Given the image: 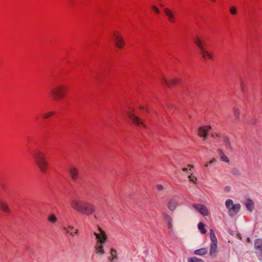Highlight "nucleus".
I'll list each match as a JSON object with an SVG mask.
<instances>
[{
    "instance_id": "obj_1",
    "label": "nucleus",
    "mask_w": 262,
    "mask_h": 262,
    "mask_svg": "<svg viewBox=\"0 0 262 262\" xmlns=\"http://www.w3.org/2000/svg\"><path fill=\"white\" fill-rule=\"evenodd\" d=\"M70 205L73 210L84 215H90L96 211L95 205L80 199L73 200Z\"/></svg>"
},
{
    "instance_id": "obj_2",
    "label": "nucleus",
    "mask_w": 262,
    "mask_h": 262,
    "mask_svg": "<svg viewBox=\"0 0 262 262\" xmlns=\"http://www.w3.org/2000/svg\"><path fill=\"white\" fill-rule=\"evenodd\" d=\"M33 157L41 172L46 173L49 169V163L45 157V154L41 150H36L34 152Z\"/></svg>"
},
{
    "instance_id": "obj_3",
    "label": "nucleus",
    "mask_w": 262,
    "mask_h": 262,
    "mask_svg": "<svg viewBox=\"0 0 262 262\" xmlns=\"http://www.w3.org/2000/svg\"><path fill=\"white\" fill-rule=\"evenodd\" d=\"M67 88L66 85L59 84L51 90V94L53 100H59L63 99L66 96Z\"/></svg>"
},
{
    "instance_id": "obj_4",
    "label": "nucleus",
    "mask_w": 262,
    "mask_h": 262,
    "mask_svg": "<svg viewBox=\"0 0 262 262\" xmlns=\"http://www.w3.org/2000/svg\"><path fill=\"white\" fill-rule=\"evenodd\" d=\"M111 38L115 46L119 49H122L125 45V41L122 33L118 31L115 30L111 34Z\"/></svg>"
},
{
    "instance_id": "obj_5",
    "label": "nucleus",
    "mask_w": 262,
    "mask_h": 262,
    "mask_svg": "<svg viewBox=\"0 0 262 262\" xmlns=\"http://www.w3.org/2000/svg\"><path fill=\"white\" fill-rule=\"evenodd\" d=\"M125 113L129 119L135 124L138 126H143L145 127L144 121L135 115V110L133 107H129L125 112Z\"/></svg>"
},
{
    "instance_id": "obj_6",
    "label": "nucleus",
    "mask_w": 262,
    "mask_h": 262,
    "mask_svg": "<svg viewBox=\"0 0 262 262\" xmlns=\"http://www.w3.org/2000/svg\"><path fill=\"white\" fill-rule=\"evenodd\" d=\"M225 206L228 210V213L230 215L233 216L237 214L241 208L239 204L233 203V202L231 199H227L225 202Z\"/></svg>"
},
{
    "instance_id": "obj_7",
    "label": "nucleus",
    "mask_w": 262,
    "mask_h": 262,
    "mask_svg": "<svg viewBox=\"0 0 262 262\" xmlns=\"http://www.w3.org/2000/svg\"><path fill=\"white\" fill-rule=\"evenodd\" d=\"M181 81L182 80L178 77L167 78L165 76H162L161 79V83L168 86L180 84Z\"/></svg>"
},
{
    "instance_id": "obj_8",
    "label": "nucleus",
    "mask_w": 262,
    "mask_h": 262,
    "mask_svg": "<svg viewBox=\"0 0 262 262\" xmlns=\"http://www.w3.org/2000/svg\"><path fill=\"white\" fill-rule=\"evenodd\" d=\"M96 239V244H104L107 240V235L104 231L101 230L100 228H98L97 232H94Z\"/></svg>"
},
{
    "instance_id": "obj_9",
    "label": "nucleus",
    "mask_w": 262,
    "mask_h": 262,
    "mask_svg": "<svg viewBox=\"0 0 262 262\" xmlns=\"http://www.w3.org/2000/svg\"><path fill=\"white\" fill-rule=\"evenodd\" d=\"M179 199L176 197H173L170 198L167 204V206L168 209L170 211H174L177 207L179 206Z\"/></svg>"
},
{
    "instance_id": "obj_10",
    "label": "nucleus",
    "mask_w": 262,
    "mask_h": 262,
    "mask_svg": "<svg viewBox=\"0 0 262 262\" xmlns=\"http://www.w3.org/2000/svg\"><path fill=\"white\" fill-rule=\"evenodd\" d=\"M211 127L209 125H206L200 127L198 129V135L201 137L206 139L208 137V132L210 130Z\"/></svg>"
},
{
    "instance_id": "obj_11",
    "label": "nucleus",
    "mask_w": 262,
    "mask_h": 262,
    "mask_svg": "<svg viewBox=\"0 0 262 262\" xmlns=\"http://www.w3.org/2000/svg\"><path fill=\"white\" fill-rule=\"evenodd\" d=\"M63 231L72 236L78 234V229L74 228L72 225H65L62 227Z\"/></svg>"
},
{
    "instance_id": "obj_12",
    "label": "nucleus",
    "mask_w": 262,
    "mask_h": 262,
    "mask_svg": "<svg viewBox=\"0 0 262 262\" xmlns=\"http://www.w3.org/2000/svg\"><path fill=\"white\" fill-rule=\"evenodd\" d=\"M202 58L206 60H213L214 58L213 53L205 48L200 51Z\"/></svg>"
},
{
    "instance_id": "obj_13",
    "label": "nucleus",
    "mask_w": 262,
    "mask_h": 262,
    "mask_svg": "<svg viewBox=\"0 0 262 262\" xmlns=\"http://www.w3.org/2000/svg\"><path fill=\"white\" fill-rule=\"evenodd\" d=\"M194 43L198 47L199 51L205 48L206 43L205 39L199 36H196L193 38Z\"/></svg>"
},
{
    "instance_id": "obj_14",
    "label": "nucleus",
    "mask_w": 262,
    "mask_h": 262,
    "mask_svg": "<svg viewBox=\"0 0 262 262\" xmlns=\"http://www.w3.org/2000/svg\"><path fill=\"white\" fill-rule=\"evenodd\" d=\"M192 206L203 215L207 216L208 215L209 211L205 205L200 204H194Z\"/></svg>"
},
{
    "instance_id": "obj_15",
    "label": "nucleus",
    "mask_w": 262,
    "mask_h": 262,
    "mask_svg": "<svg viewBox=\"0 0 262 262\" xmlns=\"http://www.w3.org/2000/svg\"><path fill=\"white\" fill-rule=\"evenodd\" d=\"M164 13L168 21L171 23H174L176 21V16L174 12L171 9L168 8H165L164 9Z\"/></svg>"
},
{
    "instance_id": "obj_16",
    "label": "nucleus",
    "mask_w": 262,
    "mask_h": 262,
    "mask_svg": "<svg viewBox=\"0 0 262 262\" xmlns=\"http://www.w3.org/2000/svg\"><path fill=\"white\" fill-rule=\"evenodd\" d=\"M69 172L71 179L73 181H76L78 178V170L74 166H71L69 168Z\"/></svg>"
},
{
    "instance_id": "obj_17",
    "label": "nucleus",
    "mask_w": 262,
    "mask_h": 262,
    "mask_svg": "<svg viewBox=\"0 0 262 262\" xmlns=\"http://www.w3.org/2000/svg\"><path fill=\"white\" fill-rule=\"evenodd\" d=\"M0 209L6 213H9L11 212L10 208L6 201L2 199H0Z\"/></svg>"
},
{
    "instance_id": "obj_18",
    "label": "nucleus",
    "mask_w": 262,
    "mask_h": 262,
    "mask_svg": "<svg viewBox=\"0 0 262 262\" xmlns=\"http://www.w3.org/2000/svg\"><path fill=\"white\" fill-rule=\"evenodd\" d=\"M95 252L96 254L102 255L104 254L103 244H96L94 247Z\"/></svg>"
},
{
    "instance_id": "obj_19",
    "label": "nucleus",
    "mask_w": 262,
    "mask_h": 262,
    "mask_svg": "<svg viewBox=\"0 0 262 262\" xmlns=\"http://www.w3.org/2000/svg\"><path fill=\"white\" fill-rule=\"evenodd\" d=\"M222 139L226 149L229 151H232V147L229 138L227 136H223Z\"/></svg>"
},
{
    "instance_id": "obj_20",
    "label": "nucleus",
    "mask_w": 262,
    "mask_h": 262,
    "mask_svg": "<svg viewBox=\"0 0 262 262\" xmlns=\"http://www.w3.org/2000/svg\"><path fill=\"white\" fill-rule=\"evenodd\" d=\"M217 243L216 242H211L210 247V255L211 256H215L217 252Z\"/></svg>"
},
{
    "instance_id": "obj_21",
    "label": "nucleus",
    "mask_w": 262,
    "mask_h": 262,
    "mask_svg": "<svg viewBox=\"0 0 262 262\" xmlns=\"http://www.w3.org/2000/svg\"><path fill=\"white\" fill-rule=\"evenodd\" d=\"M233 115L235 121H239L240 120L241 111L239 108L234 107L233 108Z\"/></svg>"
},
{
    "instance_id": "obj_22",
    "label": "nucleus",
    "mask_w": 262,
    "mask_h": 262,
    "mask_svg": "<svg viewBox=\"0 0 262 262\" xmlns=\"http://www.w3.org/2000/svg\"><path fill=\"white\" fill-rule=\"evenodd\" d=\"M245 205L247 209L250 211H252L254 208V203L251 200H247L245 202Z\"/></svg>"
},
{
    "instance_id": "obj_23",
    "label": "nucleus",
    "mask_w": 262,
    "mask_h": 262,
    "mask_svg": "<svg viewBox=\"0 0 262 262\" xmlns=\"http://www.w3.org/2000/svg\"><path fill=\"white\" fill-rule=\"evenodd\" d=\"M207 252V249L203 248L200 249L195 250L194 254L196 255H203L206 254Z\"/></svg>"
},
{
    "instance_id": "obj_24",
    "label": "nucleus",
    "mask_w": 262,
    "mask_h": 262,
    "mask_svg": "<svg viewBox=\"0 0 262 262\" xmlns=\"http://www.w3.org/2000/svg\"><path fill=\"white\" fill-rule=\"evenodd\" d=\"M254 246L256 249L262 251V240L260 239H256L254 242Z\"/></svg>"
},
{
    "instance_id": "obj_25",
    "label": "nucleus",
    "mask_w": 262,
    "mask_h": 262,
    "mask_svg": "<svg viewBox=\"0 0 262 262\" xmlns=\"http://www.w3.org/2000/svg\"><path fill=\"white\" fill-rule=\"evenodd\" d=\"M48 221L52 224H54L57 222V218L54 214L52 213L48 216Z\"/></svg>"
},
{
    "instance_id": "obj_26",
    "label": "nucleus",
    "mask_w": 262,
    "mask_h": 262,
    "mask_svg": "<svg viewBox=\"0 0 262 262\" xmlns=\"http://www.w3.org/2000/svg\"><path fill=\"white\" fill-rule=\"evenodd\" d=\"M219 152L220 155V158L223 161L226 163H228L229 162V158L227 157L221 150H219Z\"/></svg>"
},
{
    "instance_id": "obj_27",
    "label": "nucleus",
    "mask_w": 262,
    "mask_h": 262,
    "mask_svg": "<svg viewBox=\"0 0 262 262\" xmlns=\"http://www.w3.org/2000/svg\"><path fill=\"white\" fill-rule=\"evenodd\" d=\"M198 227L199 230L202 234H205L206 233V230L205 229V225L204 223H203L202 222L199 223L198 224Z\"/></svg>"
},
{
    "instance_id": "obj_28",
    "label": "nucleus",
    "mask_w": 262,
    "mask_h": 262,
    "mask_svg": "<svg viewBox=\"0 0 262 262\" xmlns=\"http://www.w3.org/2000/svg\"><path fill=\"white\" fill-rule=\"evenodd\" d=\"M110 255L111 259H110L111 262H113V260L117 258V251L114 249L112 248L110 250Z\"/></svg>"
},
{
    "instance_id": "obj_29",
    "label": "nucleus",
    "mask_w": 262,
    "mask_h": 262,
    "mask_svg": "<svg viewBox=\"0 0 262 262\" xmlns=\"http://www.w3.org/2000/svg\"><path fill=\"white\" fill-rule=\"evenodd\" d=\"M229 12L232 15H235L237 13V10L235 6H231L229 7Z\"/></svg>"
},
{
    "instance_id": "obj_30",
    "label": "nucleus",
    "mask_w": 262,
    "mask_h": 262,
    "mask_svg": "<svg viewBox=\"0 0 262 262\" xmlns=\"http://www.w3.org/2000/svg\"><path fill=\"white\" fill-rule=\"evenodd\" d=\"M210 237L211 241V242H216L217 238L215 236V233L212 229L210 230Z\"/></svg>"
},
{
    "instance_id": "obj_31",
    "label": "nucleus",
    "mask_w": 262,
    "mask_h": 262,
    "mask_svg": "<svg viewBox=\"0 0 262 262\" xmlns=\"http://www.w3.org/2000/svg\"><path fill=\"white\" fill-rule=\"evenodd\" d=\"M54 114H55V112L53 111L49 112L43 114L42 115V118H43V119H46L49 118V117H51L54 116Z\"/></svg>"
},
{
    "instance_id": "obj_32",
    "label": "nucleus",
    "mask_w": 262,
    "mask_h": 262,
    "mask_svg": "<svg viewBox=\"0 0 262 262\" xmlns=\"http://www.w3.org/2000/svg\"><path fill=\"white\" fill-rule=\"evenodd\" d=\"M188 179L190 182L193 184H196L197 181V178L193 175L192 173L188 176Z\"/></svg>"
},
{
    "instance_id": "obj_33",
    "label": "nucleus",
    "mask_w": 262,
    "mask_h": 262,
    "mask_svg": "<svg viewBox=\"0 0 262 262\" xmlns=\"http://www.w3.org/2000/svg\"><path fill=\"white\" fill-rule=\"evenodd\" d=\"M188 262H204V260L196 257H192L189 258Z\"/></svg>"
},
{
    "instance_id": "obj_34",
    "label": "nucleus",
    "mask_w": 262,
    "mask_h": 262,
    "mask_svg": "<svg viewBox=\"0 0 262 262\" xmlns=\"http://www.w3.org/2000/svg\"><path fill=\"white\" fill-rule=\"evenodd\" d=\"M212 138H213L214 139H220L222 137V136L219 133H213L212 134Z\"/></svg>"
},
{
    "instance_id": "obj_35",
    "label": "nucleus",
    "mask_w": 262,
    "mask_h": 262,
    "mask_svg": "<svg viewBox=\"0 0 262 262\" xmlns=\"http://www.w3.org/2000/svg\"><path fill=\"white\" fill-rule=\"evenodd\" d=\"M151 9L155 12L156 14H159L160 11L157 7L156 6L152 5L151 6Z\"/></svg>"
},
{
    "instance_id": "obj_36",
    "label": "nucleus",
    "mask_w": 262,
    "mask_h": 262,
    "mask_svg": "<svg viewBox=\"0 0 262 262\" xmlns=\"http://www.w3.org/2000/svg\"><path fill=\"white\" fill-rule=\"evenodd\" d=\"M167 217L169 219V222L168 224V226L169 228H172V219H171L170 216L169 215H167Z\"/></svg>"
},
{
    "instance_id": "obj_37",
    "label": "nucleus",
    "mask_w": 262,
    "mask_h": 262,
    "mask_svg": "<svg viewBox=\"0 0 262 262\" xmlns=\"http://www.w3.org/2000/svg\"><path fill=\"white\" fill-rule=\"evenodd\" d=\"M157 189L159 191H162L164 189V187L162 185H158L156 186Z\"/></svg>"
},
{
    "instance_id": "obj_38",
    "label": "nucleus",
    "mask_w": 262,
    "mask_h": 262,
    "mask_svg": "<svg viewBox=\"0 0 262 262\" xmlns=\"http://www.w3.org/2000/svg\"><path fill=\"white\" fill-rule=\"evenodd\" d=\"M231 187L230 186H227L225 188L224 191L226 192H228L230 191Z\"/></svg>"
},
{
    "instance_id": "obj_39",
    "label": "nucleus",
    "mask_w": 262,
    "mask_h": 262,
    "mask_svg": "<svg viewBox=\"0 0 262 262\" xmlns=\"http://www.w3.org/2000/svg\"><path fill=\"white\" fill-rule=\"evenodd\" d=\"M215 162H216V160L215 159H213L212 160H211L209 162V163H210V164H211Z\"/></svg>"
},
{
    "instance_id": "obj_40",
    "label": "nucleus",
    "mask_w": 262,
    "mask_h": 262,
    "mask_svg": "<svg viewBox=\"0 0 262 262\" xmlns=\"http://www.w3.org/2000/svg\"><path fill=\"white\" fill-rule=\"evenodd\" d=\"M182 170H183L184 172H187V171H188V168H187V167H184V168H183Z\"/></svg>"
},
{
    "instance_id": "obj_41",
    "label": "nucleus",
    "mask_w": 262,
    "mask_h": 262,
    "mask_svg": "<svg viewBox=\"0 0 262 262\" xmlns=\"http://www.w3.org/2000/svg\"><path fill=\"white\" fill-rule=\"evenodd\" d=\"M188 167H189V170H191V169L193 168V166H191V165H188Z\"/></svg>"
},
{
    "instance_id": "obj_42",
    "label": "nucleus",
    "mask_w": 262,
    "mask_h": 262,
    "mask_svg": "<svg viewBox=\"0 0 262 262\" xmlns=\"http://www.w3.org/2000/svg\"><path fill=\"white\" fill-rule=\"evenodd\" d=\"M210 164V163H209V162H207L205 165V167H208L209 166V165Z\"/></svg>"
},
{
    "instance_id": "obj_43",
    "label": "nucleus",
    "mask_w": 262,
    "mask_h": 262,
    "mask_svg": "<svg viewBox=\"0 0 262 262\" xmlns=\"http://www.w3.org/2000/svg\"><path fill=\"white\" fill-rule=\"evenodd\" d=\"M247 242H250V238L248 237L247 239Z\"/></svg>"
},
{
    "instance_id": "obj_44",
    "label": "nucleus",
    "mask_w": 262,
    "mask_h": 262,
    "mask_svg": "<svg viewBox=\"0 0 262 262\" xmlns=\"http://www.w3.org/2000/svg\"><path fill=\"white\" fill-rule=\"evenodd\" d=\"M210 1L213 2V3H215L216 2V0H209Z\"/></svg>"
},
{
    "instance_id": "obj_45",
    "label": "nucleus",
    "mask_w": 262,
    "mask_h": 262,
    "mask_svg": "<svg viewBox=\"0 0 262 262\" xmlns=\"http://www.w3.org/2000/svg\"><path fill=\"white\" fill-rule=\"evenodd\" d=\"M140 109H143V107L140 106Z\"/></svg>"
}]
</instances>
